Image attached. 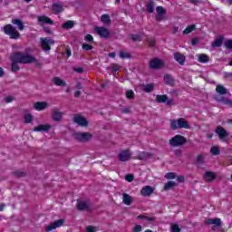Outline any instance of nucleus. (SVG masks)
<instances>
[{"mask_svg": "<svg viewBox=\"0 0 232 232\" xmlns=\"http://www.w3.org/2000/svg\"><path fill=\"white\" fill-rule=\"evenodd\" d=\"M11 61H15L19 64H33L37 63V59L28 52H15L11 55Z\"/></svg>", "mask_w": 232, "mask_h": 232, "instance_id": "nucleus-1", "label": "nucleus"}, {"mask_svg": "<svg viewBox=\"0 0 232 232\" xmlns=\"http://www.w3.org/2000/svg\"><path fill=\"white\" fill-rule=\"evenodd\" d=\"M170 128L171 130H179V129H184V130H189V123L186 119L184 118H179L178 120H172L170 121Z\"/></svg>", "mask_w": 232, "mask_h": 232, "instance_id": "nucleus-2", "label": "nucleus"}, {"mask_svg": "<svg viewBox=\"0 0 232 232\" xmlns=\"http://www.w3.org/2000/svg\"><path fill=\"white\" fill-rule=\"evenodd\" d=\"M4 33L5 35H9L10 39H19L21 37V34L17 31L14 25L8 24L4 26Z\"/></svg>", "mask_w": 232, "mask_h": 232, "instance_id": "nucleus-3", "label": "nucleus"}, {"mask_svg": "<svg viewBox=\"0 0 232 232\" xmlns=\"http://www.w3.org/2000/svg\"><path fill=\"white\" fill-rule=\"evenodd\" d=\"M187 140L182 135H176L172 139L169 140V144L173 148H177L179 146H184L186 144Z\"/></svg>", "mask_w": 232, "mask_h": 232, "instance_id": "nucleus-4", "label": "nucleus"}, {"mask_svg": "<svg viewBox=\"0 0 232 232\" xmlns=\"http://www.w3.org/2000/svg\"><path fill=\"white\" fill-rule=\"evenodd\" d=\"M76 209H78V211H91L92 205L90 204V201L77 199Z\"/></svg>", "mask_w": 232, "mask_h": 232, "instance_id": "nucleus-5", "label": "nucleus"}, {"mask_svg": "<svg viewBox=\"0 0 232 232\" xmlns=\"http://www.w3.org/2000/svg\"><path fill=\"white\" fill-rule=\"evenodd\" d=\"M75 139L79 142H90V140L93 139V135L90 132H78L75 134Z\"/></svg>", "mask_w": 232, "mask_h": 232, "instance_id": "nucleus-6", "label": "nucleus"}, {"mask_svg": "<svg viewBox=\"0 0 232 232\" xmlns=\"http://www.w3.org/2000/svg\"><path fill=\"white\" fill-rule=\"evenodd\" d=\"M94 32L102 39H108L110 37V30L104 26L95 27Z\"/></svg>", "mask_w": 232, "mask_h": 232, "instance_id": "nucleus-7", "label": "nucleus"}, {"mask_svg": "<svg viewBox=\"0 0 232 232\" xmlns=\"http://www.w3.org/2000/svg\"><path fill=\"white\" fill-rule=\"evenodd\" d=\"M51 10L54 15H59V14H63V12H64V6L63 5V2L53 3Z\"/></svg>", "mask_w": 232, "mask_h": 232, "instance_id": "nucleus-8", "label": "nucleus"}, {"mask_svg": "<svg viewBox=\"0 0 232 232\" xmlns=\"http://www.w3.org/2000/svg\"><path fill=\"white\" fill-rule=\"evenodd\" d=\"M52 44H55V41H53V39L44 38L41 41V46L45 52H49V50H52V47H50V45Z\"/></svg>", "mask_w": 232, "mask_h": 232, "instance_id": "nucleus-9", "label": "nucleus"}, {"mask_svg": "<svg viewBox=\"0 0 232 232\" xmlns=\"http://www.w3.org/2000/svg\"><path fill=\"white\" fill-rule=\"evenodd\" d=\"M150 68L152 70H159L164 66V62L159 58H154L150 62Z\"/></svg>", "mask_w": 232, "mask_h": 232, "instance_id": "nucleus-10", "label": "nucleus"}, {"mask_svg": "<svg viewBox=\"0 0 232 232\" xmlns=\"http://www.w3.org/2000/svg\"><path fill=\"white\" fill-rule=\"evenodd\" d=\"M156 102H159L160 104L162 102H165L167 106H171V104H173V99L168 98V95L166 94L157 95Z\"/></svg>", "mask_w": 232, "mask_h": 232, "instance_id": "nucleus-11", "label": "nucleus"}, {"mask_svg": "<svg viewBox=\"0 0 232 232\" xmlns=\"http://www.w3.org/2000/svg\"><path fill=\"white\" fill-rule=\"evenodd\" d=\"M73 122L78 124V126H82V128H86V126H88V121H86V118L79 114L74 115Z\"/></svg>", "mask_w": 232, "mask_h": 232, "instance_id": "nucleus-12", "label": "nucleus"}, {"mask_svg": "<svg viewBox=\"0 0 232 232\" xmlns=\"http://www.w3.org/2000/svg\"><path fill=\"white\" fill-rule=\"evenodd\" d=\"M215 131L219 137L220 140H225L227 137H229V133L222 126H218Z\"/></svg>", "mask_w": 232, "mask_h": 232, "instance_id": "nucleus-13", "label": "nucleus"}, {"mask_svg": "<svg viewBox=\"0 0 232 232\" xmlns=\"http://www.w3.org/2000/svg\"><path fill=\"white\" fill-rule=\"evenodd\" d=\"M118 157L121 162H127L131 159V152L130 150H121Z\"/></svg>", "mask_w": 232, "mask_h": 232, "instance_id": "nucleus-14", "label": "nucleus"}, {"mask_svg": "<svg viewBox=\"0 0 232 232\" xmlns=\"http://www.w3.org/2000/svg\"><path fill=\"white\" fill-rule=\"evenodd\" d=\"M155 191V188L151 186H145L140 190V195L142 197H151L153 195V192Z\"/></svg>", "mask_w": 232, "mask_h": 232, "instance_id": "nucleus-15", "label": "nucleus"}, {"mask_svg": "<svg viewBox=\"0 0 232 232\" xmlns=\"http://www.w3.org/2000/svg\"><path fill=\"white\" fill-rule=\"evenodd\" d=\"M63 224H64V219H58L54 221L53 224L46 227L45 229L47 232L53 231V229H57V227H61Z\"/></svg>", "mask_w": 232, "mask_h": 232, "instance_id": "nucleus-16", "label": "nucleus"}, {"mask_svg": "<svg viewBox=\"0 0 232 232\" xmlns=\"http://www.w3.org/2000/svg\"><path fill=\"white\" fill-rule=\"evenodd\" d=\"M37 21L40 26H43V24H53V20H51V18L46 15L38 16Z\"/></svg>", "mask_w": 232, "mask_h": 232, "instance_id": "nucleus-17", "label": "nucleus"}, {"mask_svg": "<svg viewBox=\"0 0 232 232\" xmlns=\"http://www.w3.org/2000/svg\"><path fill=\"white\" fill-rule=\"evenodd\" d=\"M156 21H164V15H166V9L162 6H158L156 8Z\"/></svg>", "mask_w": 232, "mask_h": 232, "instance_id": "nucleus-18", "label": "nucleus"}, {"mask_svg": "<svg viewBox=\"0 0 232 232\" xmlns=\"http://www.w3.org/2000/svg\"><path fill=\"white\" fill-rule=\"evenodd\" d=\"M63 113L60 111L59 109H53V121H54L55 122L63 121Z\"/></svg>", "mask_w": 232, "mask_h": 232, "instance_id": "nucleus-19", "label": "nucleus"}, {"mask_svg": "<svg viewBox=\"0 0 232 232\" xmlns=\"http://www.w3.org/2000/svg\"><path fill=\"white\" fill-rule=\"evenodd\" d=\"M34 110H36V111H43L46 110V108H48V102H36L34 104Z\"/></svg>", "mask_w": 232, "mask_h": 232, "instance_id": "nucleus-20", "label": "nucleus"}, {"mask_svg": "<svg viewBox=\"0 0 232 232\" xmlns=\"http://www.w3.org/2000/svg\"><path fill=\"white\" fill-rule=\"evenodd\" d=\"M205 224H208V226L214 225L217 226V227H220V226H222V220L218 218H208L205 221Z\"/></svg>", "mask_w": 232, "mask_h": 232, "instance_id": "nucleus-21", "label": "nucleus"}, {"mask_svg": "<svg viewBox=\"0 0 232 232\" xmlns=\"http://www.w3.org/2000/svg\"><path fill=\"white\" fill-rule=\"evenodd\" d=\"M174 59L179 63V64H181V66H184V63H186V56L180 53H174Z\"/></svg>", "mask_w": 232, "mask_h": 232, "instance_id": "nucleus-22", "label": "nucleus"}, {"mask_svg": "<svg viewBox=\"0 0 232 232\" xmlns=\"http://www.w3.org/2000/svg\"><path fill=\"white\" fill-rule=\"evenodd\" d=\"M215 100L218 102H222L223 104H226L227 106H232V101L224 96H216Z\"/></svg>", "mask_w": 232, "mask_h": 232, "instance_id": "nucleus-23", "label": "nucleus"}, {"mask_svg": "<svg viewBox=\"0 0 232 232\" xmlns=\"http://www.w3.org/2000/svg\"><path fill=\"white\" fill-rule=\"evenodd\" d=\"M215 179H217V174H215V172L207 171L204 175L206 182H213Z\"/></svg>", "mask_w": 232, "mask_h": 232, "instance_id": "nucleus-24", "label": "nucleus"}, {"mask_svg": "<svg viewBox=\"0 0 232 232\" xmlns=\"http://www.w3.org/2000/svg\"><path fill=\"white\" fill-rule=\"evenodd\" d=\"M122 202L125 206H131V202H133V198L127 193L122 194Z\"/></svg>", "mask_w": 232, "mask_h": 232, "instance_id": "nucleus-25", "label": "nucleus"}, {"mask_svg": "<svg viewBox=\"0 0 232 232\" xmlns=\"http://www.w3.org/2000/svg\"><path fill=\"white\" fill-rule=\"evenodd\" d=\"M51 128L52 126L49 124H40L34 127V131H49Z\"/></svg>", "mask_w": 232, "mask_h": 232, "instance_id": "nucleus-26", "label": "nucleus"}, {"mask_svg": "<svg viewBox=\"0 0 232 232\" xmlns=\"http://www.w3.org/2000/svg\"><path fill=\"white\" fill-rule=\"evenodd\" d=\"M222 43H224V37L222 35L216 38V40L212 43V48H220L222 46Z\"/></svg>", "mask_w": 232, "mask_h": 232, "instance_id": "nucleus-27", "label": "nucleus"}, {"mask_svg": "<svg viewBox=\"0 0 232 232\" xmlns=\"http://www.w3.org/2000/svg\"><path fill=\"white\" fill-rule=\"evenodd\" d=\"M73 26H75V22L73 20H68L62 24V28L63 30H71V28H73Z\"/></svg>", "mask_w": 232, "mask_h": 232, "instance_id": "nucleus-28", "label": "nucleus"}, {"mask_svg": "<svg viewBox=\"0 0 232 232\" xmlns=\"http://www.w3.org/2000/svg\"><path fill=\"white\" fill-rule=\"evenodd\" d=\"M198 63H202L203 64H206V63H209V56L206 53H200L198 57Z\"/></svg>", "mask_w": 232, "mask_h": 232, "instance_id": "nucleus-29", "label": "nucleus"}, {"mask_svg": "<svg viewBox=\"0 0 232 232\" xmlns=\"http://www.w3.org/2000/svg\"><path fill=\"white\" fill-rule=\"evenodd\" d=\"M164 82L165 84H168L169 86H174L175 85V81L173 78H171V75L166 74L164 76Z\"/></svg>", "mask_w": 232, "mask_h": 232, "instance_id": "nucleus-30", "label": "nucleus"}, {"mask_svg": "<svg viewBox=\"0 0 232 232\" xmlns=\"http://www.w3.org/2000/svg\"><path fill=\"white\" fill-rule=\"evenodd\" d=\"M12 24H16L18 26V30H20L21 32H23V30H24V24H23V21H21L19 19H13Z\"/></svg>", "mask_w": 232, "mask_h": 232, "instance_id": "nucleus-31", "label": "nucleus"}, {"mask_svg": "<svg viewBox=\"0 0 232 232\" xmlns=\"http://www.w3.org/2000/svg\"><path fill=\"white\" fill-rule=\"evenodd\" d=\"M217 93H219V95H227V89L224 87L223 85H218L216 87Z\"/></svg>", "mask_w": 232, "mask_h": 232, "instance_id": "nucleus-32", "label": "nucleus"}, {"mask_svg": "<svg viewBox=\"0 0 232 232\" xmlns=\"http://www.w3.org/2000/svg\"><path fill=\"white\" fill-rule=\"evenodd\" d=\"M53 82L56 85V86H66V82H64L63 80H62L59 77H54L53 79Z\"/></svg>", "mask_w": 232, "mask_h": 232, "instance_id": "nucleus-33", "label": "nucleus"}, {"mask_svg": "<svg viewBox=\"0 0 232 232\" xmlns=\"http://www.w3.org/2000/svg\"><path fill=\"white\" fill-rule=\"evenodd\" d=\"M101 21L103 24H111V18H110V14H102L101 16Z\"/></svg>", "mask_w": 232, "mask_h": 232, "instance_id": "nucleus-34", "label": "nucleus"}, {"mask_svg": "<svg viewBox=\"0 0 232 232\" xmlns=\"http://www.w3.org/2000/svg\"><path fill=\"white\" fill-rule=\"evenodd\" d=\"M146 8L149 14H153V12H155V4L153 3V1L149 2L146 5Z\"/></svg>", "mask_w": 232, "mask_h": 232, "instance_id": "nucleus-35", "label": "nucleus"}, {"mask_svg": "<svg viewBox=\"0 0 232 232\" xmlns=\"http://www.w3.org/2000/svg\"><path fill=\"white\" fill-rule=\"evenodd\" d=\"M11 70L15 73V72H19L20 67H19V62L16 61H12L11 64Z\"/></svg>", "mask_w": 232, "mask_h": 232, "instance_id": "nucleus-36", "label": "nucleus"}, {"mask_svg": "<svg viewBox=\"0 0 232 232\" xmlns=\"http://www.w3.org/2000/svg\"><path fill=\"white\" fill-rule=\"evenodd\" d=\"M175 186H177V182L175 181H169L168 183L165 184L164 186V189L166 191L171 189L172 188H175Z\"/></svg>", "mask_w": 232, "mask_h": 232, "instance_id": "nucleus-37", "label": "nucleus"}, {"mask_svg": "<svg viewBox=\"0 0 232 232\" xmlns=\"http://www.w3.org/2000/svg\"><path fill=\"white\" fill-rule=\"evenodd\" d=\"M197 26L195 24L188 25L184 31L183 34L185 35H188V34H191L194 30H196Z\"/></svg>", "mask_w": 232, "mask_h": 232, "instance_id": "nucleus-38", "label": "nucleus"}, {"mask_svg": "<svg viewBox=\"0 0 232 232\" xmlns=\"http://www.w3.org/2000/svg\"><path fill=\"white\" fill-rule=\"evenodd\" d=\"M121 59H130L131 54L124 50L120 51Z\"/></svg>", "mask_w": 232, "mask_h": 232, "instance_id": "nucleus-39", "label": "nucleus"}, {"mask_svg": "<svg viewBox=\"0 0 232 232\" xmlns=\"http://www.w3.org/2000/svg\"><path fill=\"white\" fill-rule=\"evenodd\" d=\"M34 121V115L30 113H26L24 115V122L25 124H30Z\"/></svg>", "mask_w": 232, "mask_h": 232, "instance_id": "nucleus-40", "label": "nucleus"}, {"mask_svg": "<svg viewBox=\"0 0 232 232\" xmlns=\"http://www.w3.org/2000/svg\"><path fill=\"white\" fill-rule=\"evenodd\" d=\"M210 153L212 155H220V149H218L217 146H214L210 149Z\"/></svg>", "mask_w": 232, "mask_h": 232, "instance_id": "nucleus-41", "label": "nucleus"}, {"mask_svg": "<svg viewBox=\"0 0 232 232\" xmlns=\"http://www.w3.org/2000/svg\"><path fill=\"white\" fill-rule=\"evenodd\" d=\"M176 177H177V174L174 172H168L165 175V179H167L168 180H172L173 179H176Z\"/></svg>", "mask_w": 232, "mask_h": 232, "instance_id": "nucleus-42", "label": "nucleus"}, {"mask_svg": "<svg viewBox=\"0 0 232 232\" xmlns=\"http://www.w3.org/2000/svg\"><path fill=\"white\" fill-rule=\"evenodd\" d=\"M126 97L127 99H135V92H133V90H129L126 92Z\"/></svg>", "mask_w": 232, "mask_h": 232, "instance_id": "nucleus-43", "label": "nucleus"}, {"mask_svg": "<svg viewBox=\"0 0 232 232\" xmlns=\"http://www.w3.org/2000/svg\"><path fill=\"white\" fill-rule=\"evenodd\" d=\"M170 231L171 232H180V227H179L178 224H172L170 226Z\"/></svg>", "mask_w": 232, "mask_h": 232, "instance_id": "nucleus-44", "label": "nucleus"}, {"mask_svg": "<svg viewBox=\"0 0 232 232\" xmlns=\"http://www.w3.org/2000/svg\"><path fill=\"white\" fill-rule=\"evenodd\" d=\"M143 90H144V92H146V93H150V92L153 91V84L149 83V84L145 85Z\"/></svg>", "mask_w": 232, "mask_h": 232, "instance_id": "nucleus-45", "label": "nucleus"}, {"mask_svg": "<svg viewBox=\"0 0 232 232\" xmlns=\"http://www.w3.org/2000/svg\"><path fill=\"white\" fill-rule=\"evenodd\" d=\"M138 218H143L144 220H148V222H153V220H155V218L153 217H148V216H142V215L138 216Z\"/></svg>", "mask_w": 232, "mask_h": 232, "instance_id": "nucleus-46", "label": "nucleus"}, {"mask_svg": "<svg viewBox=\"0 0 232 232\" xmlns=\"http://www.w3.org/2000/svg\"><path fill=\"white\" fill-rule=\"evenodd\" d=\"M82 50H85V52H90V50H93V46L90 45L89 44H82Z\"/></svg>", "mask_w": 232, "mask_h": 232, "instance_id": "nucleus-47", "label": "nucleus"}, {"mask_svg": "<svg viewBox=\"0 0 232 232\" xmlns=\"http://www.w3.org/2000/svg\"><path fill=\"white\" fill-rule=\"evenodd\" d=\"M225 47L227 50H232V39H228L225 42Z\"/></svg>", "mask_w": 232, "mask_h": 232, "instance_id": "nucleus-48", "label": "nucleus"}, {"mask_svg": "<svg viewBox=\"0 0 232 232\" xmlns=\"http://www.w3.org/2000/svg\"><path fill=\"white\" fill-rule=\"evenodd\" d=\"M197 162L198 164H204V156L202 154L198 155Z\"/></svg>", "mask_w": 232, "mask_h": 232, "instance_id": "nucleus-49", "label": "nucleus"}, {"mask_svg": "<svg viewBox=\"0 0 232 232\" xmlns=\"http://www.w3.org/2000/svg\"><path fill=\"white\" fill-rule=\"evenodd\" d=\"M147 43H148L149 46H150V47L155 46V38H149L147 40Z\"/></svg>", "mask_w": 232, "mask_h": 232, "instance_id": "nucleus-50", "label": "nucleus"}, {"mask_svg": "<svg viewBox=\"0 0 232 232\" xmlns=\"http://www.w3.org/2000/svg\"><path fill=\"white\" fill-rule=\"evenodd\" d=\"M133 174H127L125 176V180H127V182H133Z\"/></svg>", "mask_w": 232, "mask_h": 232, "instance_id": "nucleus-51", "label": "nucleus"}, {"mask_svg": "<svg viewBox=\"0 0 232 232\" xmlns=\"http://www.w3.org/2000/svg\"><path fill=\"white\" fill-rule=\"evenodd\" d=\"M111 68L112 72H119V69L121 68V66H119V64H117V63H113V64H111Z\"/></svg>", "mask_w": 232, "mask_h": 232, "instance_id": "nucleus-52", "label": "nucleus"}, {"mask_svg": "<svg viewBox=\"0 0 232 232\" xmlns=\"http://www.w3.org/2000/svg\"><path fill=\"white\" fill-rule=\"evenodd\" d=\"M84 41H87L88 43H93V36L92 34H87L84 38Z\"/></svg>", "mask_w": 232, "mask_h": 232, "instance_id": "nucleus-53", "label": "nucleus"}, {"mask_svg": "<svg viewBox=\"0 0 232 232\" xmlns=\"http://www.w3.org/2000/svg\"><path fill=\"white\" fill-rule=\"evenodd\" d=\"M131 39H132V41H134V43H137V41H140V35H139V34H132L131 35Z\"/></svg>", "mask_w": 232, "mask_h": 232, "instance_id": "nucleus-54", "label": "nucleus"}, {"mask_svg": "<svg viewBox=\"0 0 232 232\" xmlns=\"http://www.w3.org/2000/svg\"><path fill=\"white\" fill-rule=\"evenodd\" d=\"M142 231V226L140 225H136L133 228V232H140Z\"/></svg>", "mask_w": 232, "mask_h": 232, "instance_id": "nucleus-55", "label": "nucleus"}, {"mask_svg": "<svg viewBox=\"0 0 232 232\" xmlns=\"http://www.w3.org/2000/svg\"><path fill=\"white\" fill-rule=\"evenodd\" d=\"M14 101V97L13 96H8L5 98V102H6V104L12 102Z\"/></svg>", "mask_w": 232, "mask_h": 232, "instance_id": "nucleus-56", "label": "nucleus"}, {"mask_svg": "<svg viewBox=\"0 0 232 232\" xmlns=\"http://www.w3.org/2000/svg\"><path fill=\"white\" fill-rule=\"evenodd\" d=\"M14 175L16 176V177H24V172H23V171H15L14 172Z\"/></svg>", "mask_w": 232, "mask_h": 232, "instance_id": "nucleus-57", "label": "nucleus"}, {"mask_svg": "<svg viewBox=\"0 0 232 232\" xmlns=\"http://www.w3.org/2000/svg\"><path fill=\"white\" fill-rule=\"evenodd\" d=\"M191 44H192V46H195V45L198 44V38H193L191 40Z\"/></svg>", "mask_w": 232, "mask_h": 232, "instance_id": "nucleus-58", "label": "nucleus"}, {"mask_svg": "<svg viewBox=\"0 0 232 232\" xmlns=\"http://www.w3.org/2000/svg\"><path fill=\"white\" fill-rule=\"evenodd\" d=\"M74 72H77V73H82L84 72V69H82V67H78L74 69Z\"/></svg>", "mask_w": 232, "mask_h": 232, "instance_id": "nucleus-59", "label": "nucleus"}, {"mask_svg": "<svg viewBox=\"0 0 232 232\" xmlns=\"http://www.w3.org/2000/svg\"><path fill=\"white\" fill-rule=\"evenodd\" d=\"M177 180H178V182H184L185 178H184V176H178Z\"/></svg>", "mask_w": 232, "mask_h": 232, "instance_id": "nucleus-60", "label": "nucleus"}, {"mask_svg": "<svg viewBox=\"0 0 232 232\" xmlns=\"http://www.w3.org/2000/svg\"><path fill=\"white\" fill-rule=\"evenodd\" d=\"M76 88H77L78 90H82V84L81 82H77V83H76Z\"/></svg>", "mask_w": 232, "mask_h": 232, "instance_id": "nucleus-61", "label": "nucleus"}, {"mask_svg": "<svg viewBox=\"0 0 232 232\" xmlns=\"http://www.w3.org/2000/svg\"><path fill=\"white\" fill-rule=\"evenodd\" d=\"M121 113H130V108H125L121 111Z\"/></svg>", "mask_w": 232, "mask_h": 232, "instance_id": "nucleus-62", "label": "nucleus"}, {"mask_svg": "<svg viewBox=\"0 0 232 232\" xmlns=\"http://www.w3.org/2000/svg\"><path fill=\"white\" fill-rule=\"evenodd\" d=\"M5 75V70H3V67H0V77H3Z\"/></svg>", "mask_w": 232, "mask_h": 232, "instance_id": "nucleus-63", "label": "nucleus"}, {"mask_svg": "<svg viewBox=\"0 0 232 232\" xmlns=\"http://www.w3.org/2000/svg\"><path fill=\"white\" fill-rule=\"evenodd\" d=\"M81 96V91H76L74 92V97H80Z\"/></svg>", "mask_w": 232, "mask_h": 232, "instance_id": "nucleus-64", "label": "nucleus"}]
</instances>
